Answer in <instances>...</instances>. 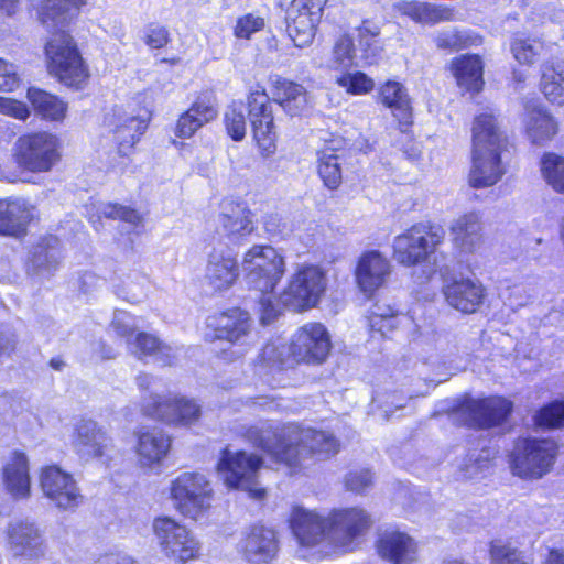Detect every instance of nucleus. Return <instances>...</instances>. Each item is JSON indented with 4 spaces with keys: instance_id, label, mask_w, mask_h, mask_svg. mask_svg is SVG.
Instances as JSON below:
<instances>
[{
    "instance_id": "59",
    "label": "nucleus",
    "mask_w": 564,
    "mask_h": 564,
    "mask_svg": "<svg viewBox=\"0 0 564 564\" xmlns=\"http://www.w3.org/2000/svg\"><path fill=\"white\" fill-rule=\"evenodd\" d=\"M20 85L17 66L0 58V90L12 91Z\"/></svg>"
},
{
    "instance_id": "32",
    "label": "nucleus",
    "mask_w": 564,
    "mask_h": 564,
    "mask_svg": "<svg viewBox=\"0 0 564 564\" xmlns=\"http://www.w3.org/2000/svg\"><path fill=\"white\" fill-rule=\"evenodd\" d=\"M523 122L528 137L536 144L551 140L557 133L555 119L538 102L525 106Z\"/></svg>"
},
{
    "instance_id": "28",
    "label": "nucleus",
    "mask_w": 564,
    "mask_h": 564,
    "mask_svg": "<svg viewBox=\"0 0 564 564\" xmlns=\"http://www.w3.org/2000/svg\"><path fill=\"white\" fill-rule=\"evenodd\" d=\"M449 231L454 246L462 253H475L484 242L481 216L477 212H468L455 218Z\"/></svg>"
},
{
    "instance_id": "1",
    "label": "nucleus",
    "mask_w": 564,
    "mask_h": 564,
    "mask_svg": "<svg viewBox=\"0 0 564 564\" xmlns=\"http://www.w3.org/2000/svg\"><path fill=\"white\" fill-rule=\"evenodd\" d=\"M246 438L291 473L313 455L327 458L339 451V442L332 433L293 423L280 426L261 422L247 430Z\"/></svg>"
},
{
    "instance_id": "45",
    "label": "nucleus",
    "mask_w": 564,
    "mask_h": 564,
    "mask_svg": "<svg viewBox=\"0 0 564 564\" xmlns=\"http://www.w3.org/2000/svg\"><path fill=\"white\" fill-rule=\"evenodd\" d=\"M404 316L398 314L390 305L376 303L368 316L369 326L372 332H378L382 336H387L395 329Z\"/></svg>"
},
{
    "instance_id": "41",
    "label": "nucleus",
    "mask_w": 564,
    "mask_h": 564,
    "mask_svg": "<svg viewBox=\"0 0 564 564\" xmlns=\"http://www.w3.org/2000/svg\"><path fill=\"white\" fill-rule=\"evenodd\" d=\"M541 88L551 102L564 105V63L547 62L542 65Z\"/></svg>"
},
{
    "instance_id": "60",
    "label": "nucleus",
    "mask_w": 564,
    "mask_h": 564,
    "mask_svg": "<svg viewBox=\"0 0 564 564\" xmlns=\"http://www.w3.org/2000/svg\"><path fill=\"white\" fill-rule=\"evenodd\" d=\"M0 113L25 120L30 112L26 106L18 100L0 97Z\"/></svg>"
},
{
    "instance_id": "15",
    "label": "nucleus",
    "mask_w": 564,
    "mask_h": 564,
    "mask_svg": "<svg viewBox=\"0 0 564 564\" xmlns=\"http://www.w3.org/2000/svg\"><path fill=\"white\" fill-rule=\"evenodd\" d=\"M205 339L208 341L226 340L234 345H249L253 338L252 321L249 313L234 308L206 321Z\"/></svg>"
},
{
    "instance_id": "40",
    "label": "nucleus",
    "mask_w": 564,
    "mask_h": 564,
    "mask_svg": "<svg viewBox=\"0 0 564 564\" xmlns=\"http://www.w3.org/2000/svg\"><path fill=\"white\" fill-rule=\"evenodd\" d=\"M86 0H42L39 18L47 28L55 26L76 15Z\"/></svg>"
},
{
    "instance_id": "30",
    "label": "nucleus",
    "mask_w": 564,
    "mask_h": 564,
    "mask_svg": "<svg viewBox=\"0 0 564 564\" xmlns=\"http://www.w3.org/2000/svg\"><path fill=\"white\" fill-rule=\"evenodd\" d=\"M2 480L7 491L15 499L30 496L29 459L22 452H13L3 463Z\"/></svg>"
},
{
    "instance_id": "35",
    "label": "nucleus",
    "mask_w": 564,
    "mask_h": 564,
    "mask_svg": "<svg viewBox=\"0 0 564 564\" xmlns=\"http://www.w3.org/2000/svg\"><path fill=\"white\" fill-rule=\"evenodd\" d=\"M128 349L139 359L152 357L162 365H171L175 358L172 347L163 344L160 339L148 333H139L127 340Z\"/></svg>"
},
{
    "instance_id": "42",
    "label": "nucleus",
    "mask_w": 564,
    "mask_h": 564,
    "mask_svg": "<svg viewBox=\"0 0 564 564\" xmlns=\"http://www.w3.org/2000/svg\"><path fill=\"white\" fill-rule=\"evenodd\" d=\"M28 98L35 111L44 119L52 121H61L65 118L67 105L58 97L44 90L30 88Z\"/></svg>"
},
{
    "instance_id": "17",
    "label": "nucleus",
    "mask_w": 564,
    "mask_h": 564,
    "mask_svg": "<svg viewBox=\"0 0 564 564\" xmlns=\"http://www.w3.org/2000/svg\"><path fill=\"white\" fill-rule=\"evenodd\" d=\"M144 410L148 415L173 425H189L200 415V405L180 394H151Z\"/></svg>"
},
{
    "instance_id": "20",
    "label": "nucleus",
    "mask_w": 564,
    "mask_h": 564,
    "mask_svg": "<svg viewBox=\"0 0 564 564\" xmlns=\"http://www.w3.org/2000/svg\"><path fill=\"white\" fill-rule=\"evenodd\" d=\"M7 547L14 557L35 558L45 551L44 536L39 525L28 519H17L7 527Z\"/></svg>"
},
{
    "instance_id": "43",
    "label": "nucleus",
    "mask_w": 564,
    "mask_h": 564,
    "mask_svg": "<svg viewBox=\"0 0 564 564\" xmlns=\"http://www.w3.org/2000/svg\"><path fill=\"white\" fill-rule=\"evenodd\" d=\"M358 36V52L364 65L375 63L377 56L382 51L379 42L380 26L372 21L365 20L360 26L356 29Z\"/></svg>"
},
{
    "instance_id": "6",
    "label": "nucleus",
    "mask_w": 564,
    "mask_h": 564,
    "mask_svg": "<svg viewBox=\"0 0 564 564\" xmlns=\"http://www.w3.org/2000/svg\"><path fill=\"white\" fill-rule=\"evenodd\" d=\"M445 230L440 225L419 223L393 240V258L405 267L425 262L443 243Z\"/></svg>"
},
{
    "instance_id": "9",
    "label": "nucleus",
    "mask_w": 564,
    "mask_h": 564,
    "mask_svg": "<svg viewBox=\"0 0 564 564\" xmlns=\"http://www.w3.org/2000/svg\"><path fill=\"white\" fill-rule=\"evenodd\" d=\"M262 464V458L256 454L225 448L217 464V474L228 488L248 491L251 497L260 499L264 496V489L258 485Z\"/></svg>"
},
{
    "instance_id": "54",
    "label": "nucleus",
    "mask_w": 564,
    "mask_h": 564,
    "mask_svg": "<svg viewBox=\"0 0 564 564\" xmlns=\"http://www.w3.org/2000/svg\"><path fill=\"white\" fill-rule=\"evenodd\" d=\"M454 19L453 9L433 4L429 2H423L420 19L417 23L422 24H436L444 21H451Z\"/></svg>"
},
{
    "instance_id": "53",
    "label": "nucleus",
    "mask_w": 564,
    "mask_h": 564,
    "mask_svg": "<svg viewBox=\"0 0 564 564\" xmlns=\"http://www.w3.org/2000/svg\"><path fill=\"white\" fill-rule=\"evenodd\" d=\"M336 84L352 95L367 94L373 88V82L361 72H347L336 77Z\"/></svg>"
},
{
    "instance_id": "18",
    "label": "nucleus",
    "mask_w": 564,
    "mask_h": 564,
    "mask_svg": "<svg viewBox=\"0 0 564 564\" xmlns=\"http://www.w3.org/2000/svg\"><path fill=\"white\" fill-rule=\"evenodd\" d=\"M40 486L44 496L58 509L70 510L83 501L73 475L56 465H48L41 469Z\"/></svg>"
},
{
    "instance_id": "4",
    "label": "nucleus",
    "mask_w": 564,
    "mask_h": 564,
    "mask_svg": "<svg viewBox=\"0 0 564 564\" xmlns=\"http://www.w3.org/2000/svg\"><path fill=\"white\" fill-rule=\"evenodd\" d=\"M45 55L48 73L65 86L79 89L87 83L88 67L69 34H54L46 43Z\"/></svg>"
},
{
    "instance_id": "52",
    "label": "nucleus",
    "mask_w": 564,
    "mask_h": 564,
    "mask_svg": "<svg viewBox=\"0 0 564 564\" xmlns=\"http://www.w3.org/2000/svg\"><path fill=\"white\" fill-rule=\"evenodd\" d=\"M260 359L269 367L289 366L290 361H292L290 345L286 347L285 344L280 340L270 341L262 348Z\"/></svg>"
},
{
    "instance_id": "38",
    "label": "nucleus",
    "mask_w": 564,
    "mask_h": 564,
    "mask_svg": "<svg viewBox=\"0 0 564 564\" xmlns=\"http://www.w3.org/2000/svg\"><path fill=\"white\" fill-rule=\"evenodd\" d=\"M380 97L401 124L408 126L412 122L411 99L402 84L388 80L380 89Z\"/></svg>"
},
{
    "instance_id": "63",
    "label": "nucleus",
    "mask_w": 564,
    "mask_h": 564,
    "mask_svg": "<svg viewBox=\"0 0 564 564\" xmlns=\"http://www.w3.org/2000/svg\"><path fill=\"white\" fill-rule=\"evenodd\" d=\"M169 42V32L163 26H150L147 31L145 43L152 48H161Z\"/></svg>"
},
{
    "instance_id": "58",
    "label": "nucleus",
    "mask_w": 564,
    "mask_h": 564,
    "mask_svg": "<svg viewBox=\"0 0 564 564\" xmlns=\"http://www.w3.org/2000/svg\"><path fill=\"white\" fill-rule=\"evenodd\" d=\"M111 327L113 330L119 335L120 337H128L130 336L137 328L135 319L132 315H130L126 311H115L113 318L111 322Z\"/></svg>"
},
{
    "instance_id": "24",
    "label": "nucleus",
    "mask_w": 564,
    "mask_h": 564,
    "mask_svg": "<svg viewBox=\"0 0 564 564\" xmlns=\"http://www.w3.org/2000/svg\"><path fill=\"white\" fill-rule=\"evenodd\" d=\"M379 556L390 564H416L419 543L405 532L386 531L377 541Z\"/></svg>"
},
{
    "instance_id": "14",
    "label": "nucleus",
    "mask_w": 564,
    "mask_h": 564,
    "mask_svg": "<svg viewBox=\"0 0 564 564\" xmlns=\"http://www.w3.org/2000/svg\"><path fill=\"white\" fill-rule=\"evenodd\" d=\"M329 512L323 514L316 510L295 507L291 513L290 524L300 545L318 547L325 554H332L328 545L330 533Z\"/></svg>"
},
{
    "instance_id": "22",
    "label": "nucleus",
    "mask_w": 564,
    "mask_h": 564,
    "mask_svg": "<svg viewBox=\"0 0 564 564\" xmlns=\"http://www.w3.org/2000/svg\"><path fill=\"white\" fill-rule=\"evenodd\" d=\"M460 411L467 416L469 426L486 429L503 422L512 411V403L499 397L470 399L460 406Z\"/></svg>"
},
{
    "instance_id": "62",
    "label": "nucleus",
    "mask_w": 564,
    "mask_h": 564,
    "mask_svg": "<svg viewBox=\"0 0 564 564\" xmlns=\"http://www.w3.org/2000/svg\"><path fill=\"white\" fill-rule=\"evenodd\" d=\"M17 343V335L12 326L0 323V356L10 354Z\"/></svg>"
},
{
    "instance_id": "61",
    "label": "nucleus",
    "mask_w": 564,
    "mask_h": 564,
    "mask_svg": "<svg viewBox=\"0 0 564 564\" xmlns=\"http://www.w3.org/2000/svg\"><path fill=\"white\" fill-rule=\"evenodd\" d=\"M436 350L440 356V358L443 360L444 364L446 362H453L454 357L457 354V347L453 343V340L449 338V336H438L436 340Z\"/></svg>"
},
{
    "instance_id": "23",
    "label": "nucleus",
    "mask_w": 564,
    "mask_h": 564,
    "mask_svg": "<svg viewBox=\"0 0 564 564\" xmlns=\"http://www.w3.org/2000/svg\"><path fill=\"white\" fill-rule=\"evenodd\" d=\"M442 291L446 303L464 314L475 313L485 299L482 284L469 278L454 279L445 283Z\"/></svg>"
},
{
    "instance_id": "31",
    "label": "nucleus",
    "mask_w": 564,
    "mask_h": 564,
    "mask_svg": "<svg viewBox=\"0 0 564 564\" xmlns=\"http://www.w3.org/2000/svg\"><path fill=\"white\" fill-rule=\"evenodd\" d=\"M170 447L171 438L162 431L148 430L138 433L135 451L142 466L160 464L166 457Z\"/></svg>"
},
{
    "instance_id": "36",
    "label": "nucleus",
    "mask_w": 564,
    "mask_h": 564,
    "mask_svg": "<svg viewBox=\"0 0 564 564\" xmlns=\"http://www.w3.org/2000/svg\"><path fill=\"white\" fill-rule=\"evenodd\" d=\"M31 218L32 213L23 202L0 200V235H23Z\"/></svg>"
},
{
    "instance_id": "51",
    "label": "nucleus",
    "mask_w": 564,
    "mask_h": 564,
    "mask_svg": "<svg viewBox=\"0 0 564 564\" xmlns=\"http://www.w3.org/2000/svg\"><path fill=\"white\" fill-rule=\"evenodd\" d=\"M541 50L542 43L534 39L516 36L511 42V52L514 59L523 65L533 64Z\"/></svg>"
},
{
    "instance_id": "7",
    "label": "nucleus",
    "mask_w": 564,
    "mask_h": 564,
    "mask_svg": "<svg viewBox=\"0 0 564 564\" xmlns=\"http://www.w3.org/2000/svg\"><path fill=\"white\" fill-rule=\"evenodd\" d=\"M330 533L328 545L332 554L351 553L372 527L371 516L362 508H335L329 511Z\"/></svg>"
},
{
    "instance_id": "5",
    "label": "nucleus",
    "mask_w": 564,
    "mask_h": 564,
    "mask_svg": "<svg viewBox=\"0 0 564 564\" xmlns=\"http://www.w3.org/2000/svg\"><path fill=\"white\" fill-rule=\"evenodd\" d=\"M170 497L177 512L197 521L212 508L214 489L204 474L185 471L171 481Z\"/></svg>"
},
{
    "instance_id": "55",
    "label": "nucleus",
    "mask_w": 564,
    "mask_h": 564,
    "mask_svg": "<svg viewBox=\"0 0 564 564\" xmlns=\"http://www.w3.org/2000/svg\"><path fill=\"white\" fill-rule=\"evenodd\" d=\"M264 28V19L254 14H246L237 20L234 34L238 39H250L251 35Z\"/></svg>"
},
{
    "instance_id": "33",
    "label": "nucleus",
    "mask_w": 564,
    "mask_h": 564,
    "mask_svg": "<svg viewBox=\"0 0 564 564\" xmlns=\"http://www.w3.org/2000/svg\"><path fill=\"white\" fill-rule=\"evenodd\" d=\"M273 99L290 116H299L311 107L307 90L301 84L283 78L275 82Z\"/></svg>"
},
{
    "instance_id": "64",
    "label": "nucleus",
    "mask_w": 564,
    "mask_h": 564,
    "mask_svg": "<svg viewBox=\"0 0 564 564\" xmlns=\"http://www.w3.org/2000/svg\"><path fill=\"white\" fill-rule=\"evenodd\" d=\"M462 36L455 30H444L435 36V44L438 48L454 50L459 46Z\"/></svg>"
},
{
    "instance_id": "16",
    "label": "nucleus",
    "mask_w": 564,
    "mask_h": 564,
    "mask_svg": "<svg viewBox=\"0 0 564 564\" xmlns=\"http://www.w3.org/2000/svg\"><path fill=\"white\" fill-rule=\"evenodd\" d=\"M327 0H293L286 11V31L294 45L312 43Z\"/></svg>"
},
{
    "instance_id": "10",
    "label": "nucleus",
    "mask_w": 564,
    "mask_h": 564,
    "mask_svg": "<svg viewBox=\"0 0 564 564\" xmlns=\"http://www.w3.org/2000/svg\"><path fill=\"white\" fill-rule=\"evenodd\" d=\"M557 455V446L549 438L519 440L510 456L513 475L523 479H540L550 473Z\"/></svg>"
},
{
    "instance_id": "50",
    "label": "nucleus",
    "mask_w": 564,
    "mask_h": 564,
    "mask_svg": "<svg viewBox=\"0 0 564 564\" xmlns=\"http://www.w3.org/2000/svg\"><path fill=\"white\" fill-rule=\"evenodd\" d=\"M538 426L558 429L564 426V400L553 401L541 408L533 416Z\"/></svg>"
},
{
    "instance_id": "49",
    "label": "nucleus",
    "mask_w": 564,
    "mask_h": 564,
    "mask_svg": "<svg viewBox=\"0 0 564 564\" xmlns=\"http://www.w3.org/2000/svg\"><path fill=\"white\" fill-rule=\"evenodd\" d=\"M225 126L228 134L235 141H241L246 135L245 106L240 101H234L225 112Z\"/></svg>"
},
{
    "instance_id": "39",
    "label": "nucleus",
    "mask_w": 564,
    "mask_h": 564,
    "mask_svg": "<svg viewBox=\"0 0 564 564\" xmlns=\"http://www.w3.org/2000/svg\"><path fill=\"white\" fill-rule=\"evenodd\" d=\"M223 230L232 238L243 237L253 230L250 212L245 205L235 202H224L220 216Z\"/></svg>"
},
{
    "instance_id": "2",
    "label": "nucleus",
    "mask_w": 564,
    "mask_h": 564,
    "mask_svg": "<svg viewBox=\"0 0 564 564\" xmlns=\"http://www.w3.org/2000/svg\"><path fill=\"white\" fill-rule=\"evenodd\" d=\"M503 138L492 109L478 115L473 126V164L469 185L485 188L497 184L506 173L501 160Z\"/></svg>"
},
{
    "instance_id": "46",
    "label": "nucleus",
    "mask_w": 564,
    "mask_h": 564,
    "mask_svg": "<svg viewBox=\"0 0 564 564\" xmlns=\"http://www.w3.org/2000/svg\"><path fill=\"white\" fill-rule=\"evenodd\" d=\"M332 63L336 68L344 69L352 66H364L358 48L355 46L354 40L349 35L344 34L336 40L333 48Z\"/></svg>"
},
{
    "instance_id": "56",
    "label": "nucleus",
    "mask_w": 564,
    "mask_h": 564,
    "mask_svg": "<svg viewBox=\"0 0 564 564\" xmlns=\"http://www.w3.org/2000/svg\"><path fill=\"white\" fill-rule=\"evenodd\" d=\"M100 213L106 218L121 219L131 225H138L141 221L140 215L134 210L116 204H104Z\"/></svg>"
},
{
    "instance_id": "19",
    "label": "nucleus",
    "mask_w": 564,
    "mask_h": 564,
    "mask_svg": "<svg viewBox=\"0 0 564 564\" xmlns=\"http://www.w3.org/2000/svg\"><path fill=\"white\" fill-rule=\"evenodd\" d=\"M248 109L253 139L263 156L276 150V133L270 100L264 90L251 91L248 96Z\"/></svg>"
},
{
    "instance_id": "57",
    "label": "nucleus",
    "mask_w": 564,
    "mask_h": 564,
    "mask_svg": "<svg viewBox=\"0 0 564 564\" xmlns=\"http://www.w3.org/2000/svg\"><path fill=\"white\" fill-rule=\"evenodd\" d=\"M345 485L348 490L362 494L372 485V474L368 469L350 471L346 476Z\"/></svg>"
},
{
    "instance_id": "3",
    "label": "nucleus",
    "mask_w": 564,
    "mask_h": 564,
    "mask_svg": "<svg viewBox=\"0 0 564 564\" xmlns=\"http://www.w3.org/2000/svg\"><path fill=\"white\" fill-rule=\"evenodd\" d=\"M241 269L248 288L261 294V323L271 324L280 311L273 305L270 294L284 275V258L269 245H254L245 252Z\"/></svg>"
},
{
    "instance_id": "12",
    "label": "nucleus",
    "mask_w": 564,
    "mask_h": 564,
    "mask_svg": "<svg viewBox=\"0 0 564 564\" xmlns=\"http://www.w3.org/2000/svg\"><path fill=\"white\" fill-rule=\"evenodd\" d=\"M325 290L324 271L317 265H301L280 294V302L292 311L308 310L319 303Z\"/></svg>"
},
{
    "instance_id": "48",
    "label": "nucleus",
    "mask_w": 564,
    "mask_h": 564,
    "mask_svg": "<svg viewBox=\"0 0 564 564\" xmlns=\"http://www.w3.org/2000/svg\"><path fill=\"white\" fill-rule=\"evenodd\" d=\"M541 170L547 184L558 193L564 194V158L547 153L541 162Z\"/></svg>"
},
{
    "instance_id": "29",
    "label": "nucleus",
    "mask_w": 564,
    "mask_h": 564,
    "mask_svg": "<svg viewBox=\"0 0 564 564\" xmlns=\"http://www.w3.org/2000/svg\"><path fill=\"white\" fill-rule=\"evenodd\" d=\"M75 451L84 457H102L110 446L107 433L93 420L75 424L72 440Z\"/></svg>"
},
{
    "instance_id": "44",
    "label": "nucleus",
    "mask_w": 564,
    "mask_h": 564,
    "mask_svg": "<svg viewBox=\"0 0 564 564\" xmlns=\"http://www.w3.org/2000/svg\"><path fill=\"white\" fill-rule=\"evenodd\" d=\"M61 258L59 240L48 236L34 248L32 265L40 273L51 274L57 269Z\"/></svg>"
},
{
    "instance_id": "47",
    "label": "nucleus",
    "mask_w": 564,
    "mask_h": 564,
    "mask_svg": "<svg viewBox=\"0 0 564 564\" xmlns=\"http://www.w3.org/2000/svg\"><path fill=\"white\" fill-rule=\"evenodd\" d=\"M318 175L329 189L337 188L341 183V169L339 156L333 152L322 151L317 154Z\"/></svg>"
},
{
    "instance_id": "25",
    "label": "nucleus",
    "mask_w": 564,
    "mask_h": 564,
    "mask_svg": "<svg viewBox=\"0 0 564 564\" xmlns=\"http://www.w3.org/2000/svg\"><path fill=\"white\" fill-rule=\"evenodd\" d=\"M390 274V261L376 250L362 253L355 270L356 282L366 294H373L382 288Z\"/></svg>"
},
{
    "instance_id": "8",
    "label": "nucleus",
    "mask_w": 564,
    "mask_h": 564,
    "mask_svg": "<svg viewBox=\"0 0 564 564\" xmlns=\"http://www.w3.org/2000/svg\"><path fill=\"white\" fill-rule=\"evenodd\" d=\"M59 139L48 132L20 137L13 147L17 165L32 173L50 172L61 160Z\"/></svg>"
},
{
    "instance_id": "26",
    "label": "nucleus",
    "mask_w": 564,
    "mask_h": 564,
    "mask_svg": "<svg viewBox=\"0 0 564 564\" xmlns=\"http://www.w3.org/2000/svg\"><path fill=\"white\" fill-rule=\"evenodd\" d=\"M217 115L218 109L214 94L203 93L197 96L189 109L180 116L175 134L183 139L191 138L203 126L213 121Z\"/></svg>"
},
{
    "instance_id": "21",
    "label": "nucleus",
    "mask_w": 564,
    "mask_h": 564,
    "mask_svg": "<svg viewBox=\"0 0 564 564\" xmlns=\"http://www.w3.org/2000/svg\"><path fill=\"white\" fill-rule=\"evenodd\" d=\"M238 550L249 563L268 564L279 552L276 532L264 525H253L243 533Z\"/></svg>"
},
{
    "instance_id": "37",
    "label": "nucleus",
    "mask_w": 564,
    "mask_h": 564,
    "mask_svg": "<svg viewBox=\"0 0 564 564\" xmlns=\"http://www.w3.org/2000/svg\"><path fill=\"white\" fill-rule=\"evenodd\" d=\"M451 69L457 85L467 91L482 88V62L477 55H463L452 61Z\"/></svg>"
},
{
    "instance_id": "11",
    "label": "nucleus",
    "mask_w": 564,
    "mask_h": 564,
    "mask_svg": "<svg viewBox=\"0 0 564 564\" xmlns=\"http://www.w3.org/2000/svg\"><path fill=\"white\" fill-rule=\"evenodd\" d=\"M161 553L170 561L185 564L200 555L202 544L195 534L170 517H159L152 523Z\"/></svg>"
},
{
    "instance_id": "27",
    "label": "nucleus",
    "mask_w": 564,
    "mask_h": 564,
    "mask_svg": "<svg viewBox=\"0 0 564 564\" xmlns=\"http://www.w3.org/2000/svg\"><path fill=\"white\" fill-rule=\"evenodd\" d=\"M239 276L236 257L224 248H214L208 254L205 280L216 291L231 288Z\"/></svg>"
},
{
    "instance_id": "13",
    "label": "nucleus",
    "mask_w": 564,
    "mask_h": 564,
    "mask_svg": "<svg viewBox=\"0 0 564 564\" xmlns=\"http://www.w3.org/2000/svg\"><path fill=\"white\" fill-rule=\"evenodd\" d=\"M332 348L330 335L324 324L306 323L292 336L290 356L294 362L323 364Z\"/></svg>"
},
{
    "instance_id": "34",
    "label": "nucleus",
    "mask_w": 564,
    "mask_h": 564,
    "mask_svg": "<svg viewBox=\"0 0 564 564\" xmlns=\"http://www.w3.org/2000/svg\"><path fill=\"white\" fill-rule=\"evenodd\" d=\"M148 122L149 116L147 112L137 116L127 113L116 115L113 134L121 153L127 154L133 148L145 132Z\"/></svg>"
}]
</instances>
